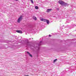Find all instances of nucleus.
<instances>
[{
    "label": "nucleus",
    "mask_w": 76,
    "mask_h": 76,
    "mask_svg": "<svg viewBox=\"0 0 76 76\" xmlns=\"http://www.w3.org/2000/svg\"><path fill=\"white\" fill-rule=\"evenodd\" d=\"M23 19V16H22V15L20 16L18 20V23H20V21H21Z\"/></svg>",
    "instance_id": "7ed1b4c3"
},
{
    "label": "nucleus",
    "mask_w": 76,
    "mask_h": 76,
    "mask_svg": "<svg viewBox=\"0 0 76 76\" xmlns=\"http://www.w3.org/2000/svg\"><path fill=\"white\" fill-rule=\"evenodd\" d=\"M40 20L41 21H43V22H47V24H48L50 22V21L48 20L45 19H41Z\"/></svg>",
    "instance_id": "f03ea898"
},
{
    "label": "nucleus",
    "mask_w": 76,
    "mask_h": 76,
    "mask_svg": "<svg viewBox=\"0 0 76 76\" xmlns=\"http://www.w3.org/2000/svg\"><path fill=\"white\" fill-rule=\"evenodd\" d=\"M33 18L34 20H37V17H35V16H33Z\"/></svg>",
    "instance_id": "423d86ee"
},
{
    "label": "nucleus",
    "mask_w": 76,
    "mask_h": 76,
    "mask_svg": "<svg viewBox=\"0 0 76 76\" xmlns=\"http://www.w3.org/2000/svg\"><path fill=\"white\" fill-rule=\"evenodd\" d=\"M58 3H59V4H61V5H65V6H69V4H67V3L64 2H63L62 1H58Z\"/></svg>",
    "instance_id": "f257e3e1"
},
{
    "label": "nucleus",
    "mask_w": 76,
    "mask_h": 76,
    "mask_svg": "<svg viewBox=\"0 0 76 76\" xmlns=\"http://www.w3.org/2000/svg\"><path fill=\"white\" fill-rule=\"evenodd\" d=\"M49 37H51V35H49Z\"/></svg>",
    "instance_id": "ddd939ff"
},
{
    "label": "nucleus",
    "mask_w": 76,
    "mask_h": 76,
    "mask_svg": "<svg viewBox=\"0 0 76 76\" xmlns=\"http://www.w3.org/2000/svg\"><path fill=\"white\" fill-rule=\"evenodd\" d=\"M42 42V41H40V44H39V45H41V43Z\"/></svg>",
    "instance_id": "f8f14e48"
},
{
    "label": "nucleus",
    "mask_w": 76,
    "mask_h": 76,
    "mask_svg": "<svg viewBox=\"0 0 76 76\" xmlns=\"http://www.w3.org/2000/svg\"><path fill=\"white\" fill-rule=\"evenodd\" d=\"M27 53H28V54H29V56H30L31 57H32V56L31 55V54H30V53H29V52H27Z\"/></svg>",
    "instance_id": "0eeeda50"
},
{
    "label": "nucleus",
    "mask_w": 76,
    "mask_h": 76,
    "mask_svg": "<svg viewBox=\"0 0 76 76\" xmlns=\"http://www.w3.org/2000/svg\"><path fill=\"white\" fill-rule=\"evenodd\" d=\"M57 60V59H56L54 60L53 61V63H55L56 61Z\"/></svg>",
    "instance_id": "9d476101"
},
{
    "label": "nucleus",
    "mask_w": 76,
    "mask_h": 76,
    "mask_svg": "<svg viewBox=\"0 0 76 76\" xmlns=\"http://www.w3.org/2000/svg\"><path fill=\"white\" fill-rule=\"evenodd\" d=\"M51 10H52V9H48L47 10V12H50Z\"/></svg>",
    "instance_id": "39448f33"
},
{
    "label": "nucleus",
    "mask_w": 76,
    "mask_h": 76,
    "mask_svg": "<svg viewBox=\"0 0 76 76\" xmlns=\"http://www.w3.org/2000/svg\"><path fill=\"white\" fill-rule=\"evenodd\" d=\"M16 32H18V33H20V34L22 33V32L21 31L17 30L16 31Z\"/></svg>",
    "instance_id": "20e7f679"
},
{
    "label": "nucleus",
    "mask_w": 76,
    "mask_h": 76,
    "mask_svg": "<svg viewBox=\"0 0 76 76\" xmlns=\"http://www.w3.org/2000/svg\"><path fill=\"white\" fill-rule=\"evenodd\" d=\"M29 43L28 42H26V45H29Z\"/></svg>",
    "instance_id": "6e6552de"
},
{
    "label": "nucleus",
    "mask_w": 76,
    "mask_h": 76,
    "mask_svg": "<svg viewBox=\"0 0 76 76\" xmlns=\"http://www.w3.org/2000/svg\"><path fill=\"white\" fill-rule=\"evenodd\" d=\"M30 1L31 3H34V1L32 0H30Z\"/></svg>",
    "instance_id": "9b49d317"
},
{
    "label": "nucleus",
    "mask_w": 76,
    "mask_h": 76,
    "mask_svg": "<svg viewBox=\"0 0 76 76\" xmlns=\"http://www.w3.org/2000/svg\"><path fill=\"white\" fill-rule=\"evenodd\" d=\"M35 9H38V7L37 6L35 7Z\"/></svg>",
    "instance_id": "1a4fd4ad"
}]
</instances>
